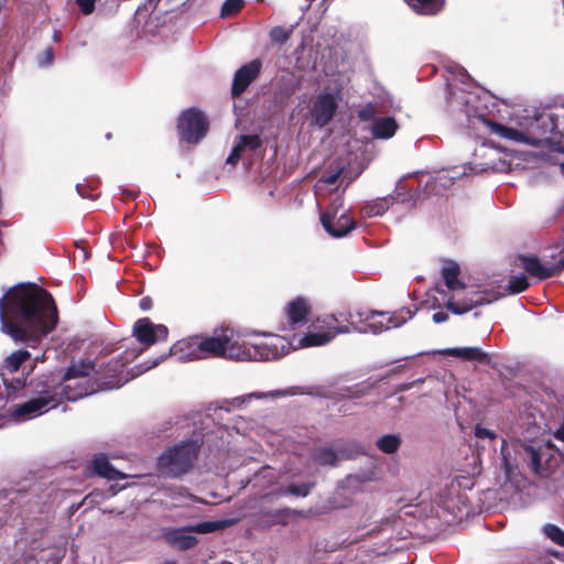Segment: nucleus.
<instances>
[{"instance_id":"obj_1","label":"nucleus","mask_w":564,"mask_h":564,"mask_svg":"<svg viewBox=\"0 0 564 564\" xmlns=\"http://www.w3.org/2000/svg\"><path fill=\"white\" fill-rule=\"evenodd\" d=\"M1 330L15 343L34 347L57 323L53 297L35 284H20L0 299Z\"/></svg>"},{"instance_id":"obj_2","label":"nucleus","mask_w":564,"mask_h":564,"mask_svg":"<svg viewBox=\"0 0 564 564\" xmlns=\"http://www.w3.org/2000/svg\"><path fill=\"white\" fill-rule=\"evenodd\" d=\"M335 315L316 318L312 330L304 335H293L291 338L274 334H252V352L254 361H267L281 358L291 350L305 347L323 346L330 343L336 335L348 333L347 326H337Z\"/></svg>"},{"instance_id":"obj_3","label":"nucleus","mask_w":564,"mask_h":564,"mask_svg":"<svg viewBox=\"0 0 564 564\" xmlns=\"http://www.w3.org/2000/svg\"><path fill=\"white\" fill-rule=\"evenodd\" d=\"M167 327L162 324H154L149 318H139L132 329V335L143 346L142 349H129L124 351L123 356H118L117 359L110 361L104 370V376L99 378V387L101 389L111 390L118 389L127 383L132 378L152 369L165 359L161 356L149 365H140L131 369V375L124 371L126 365L134 360L143 350L148 349L159 340H164L167 337Z\"/></svg>"},{"instance_id":"obj_4","label":"nucleus","mask_w":564,"mask_h":564,"mask_svg":"<svg viewBox=\"0 0 564 564\" xmlns=\"http://www.w3.org/2000/svg\"><path fill=\"white\" fill-rule=\"evenodd\" d=\"M491 133L510 142L530 147H539L552 141L554 122L549 116L518 117L509 124L489 123Z\"/></svg>"},{"instance_id":"obj_5","label":"nucleus","mask_w":564,"mask_h":564,"mask_svg":"<svg viewBox=\"0 0 564 564\" xmlns=\"http://www.w3.org/2000/svg\"><path fill=\"white\" fill-rule=\"evenodd\" d=\"M414 312L405 307L391 315L379 311L358 312L356 314L349 313L346 317L348 322L346 326L349 328L347 334L355 332L359 334L371 333L377 335L391 328L400 327L412 318ZM336 325L340 326L338 323Z\"/></svg>"},{"instance_id":"obj_6","label":"nucleus","mask_w":564,"mask_h":564,"mask_svg":"<svg viewBox=\"0 0 564 564\" xmlns=\"http://www.w3.org/2000/svg\"><path fill=\"white\" fill-rule=\"evenodd\" d=\"M61 404V392L51 380L36 384L33 395L10 409V416L17 422L39 417Z\"/></svg>"},{"instance_id":"obj_7","label":"nucleus","mask_w":564,"mask_h":564,"mask_svg":"<svg viewBox=\"0 0 564 564\" xmlns=\"http://www.w3.org/2000/svg\"><path fill=\"white\" fill-rule=\"evenodd\" d=\"M95 364L90 361H79L73 364L64 373L58 384L54 383V388L61 392V402L76 401L83 397L91 394L95 390L88 380V376L94 370Z\"/></svg>"},{"instance_id":"obj_8","label":"nucleus","mask_w":564,"mask_h":564,"mask_svg":"<svg viewBox=\"0 0 564 564\" xmlns=\"http://www.w3.org/2000/svg\"><path fill=\"white\" fill-rule=\"evenodd\" d=\"M199 444L197 441L182 442L164 452L159 458L162 474L178 477L186 474L197 458Z\"/></svg>"},{"instance_id":"obj_9","label":"nucleus","mask_w":564,"mask_h":564,"mask_svg":"<svg viewBox=\"0 0 564 564\" xmlns=\"http://www.w3.org/2000/svg\"><path fill=\"white\" fill-rule=\"evenodd\" d=\"M250 334L235 333L232 329H225L220 334L214 335L213 339L219 343L215 349L214 357H224L230 360L249 361L254 360Z\"/></svg>"},{"instance_id":"obj_10","label":"nucleus","mask_w":564,"mask_h":564,"mask_svg":"<svg viewBox=\"0 0 564 564\" xmlns=\"http://www.w3.org/2000/svg\"><path fill=\"white\" fill-rule=\"evenodd\" d=\"M218 347L219 343L214 340L213 336H194L175 343L170 349V355L178 361L186 362L214 357V351Z\"/></svg>"},{"instance_id":"obj_11","label":"nucleus","mask_w":564,"mask_h":564,"mask_svg":"<svg viewBox=\"0 0 564 564\" xmlns=\"http://www.w3.org/2000/svg\"><path fill=\"white\" fill-rule=\"evenodd\" d=\"M225 525V521H205L194 525L167 529L163 532V536L170 545L184 551L194 547L198 542L197 538L192 535V533H212Z\"/></svg>"},{"instance_id":"obj_12","label":"nucleus","mask_w":564,"mask_h":564,"mask_svg":"<svg viewBox=\"0 0 564 564\" xmlns=\"http://www.w3.org/2000/svg\"><path fill=\"white\" fill-rule=\"evenodd\" d=\"M321 223L330 236L337 238L346 236L355 228L349 209L344 207L340 197H336L330 207L321 214Z\"/></svg>"},{"instance_id":"obj_13","label":"nucleus","mask_w":564,"mask_h":564,"mask_svg":"<svg viewBox=\"0 0 564 564\" xmlns=\"http://www.w3.org/2000/svg\"><path fill=\"white\" fill-rule=\"evenodd\" d=\"M178 131L182 140L187 143H197L208 131L206 116L197 109H187L178 119Z\"/></svg>"},{"instance_id":"obj_14","label":"nucleus","mask_w":564,"mask_h":564,"mask_svg":"<svg viewBox=\"0 0 564 564\" xmlns=\"http://www.w3.org/2000/svg\"><path fill=\"white\" fill-rule=\"evenodd\" d=\"M339 100V90L318 94L311 109L313 122L321 128L326 126L335 116Z\"/></svg>"},{"instance_id":"obj_15","label":"nucleus","mask_w":564,"mask_h":564,"mask_svg":"<svg viewBox=\"0 0 564 564\" xmlns=\"http://www.w3.org/2000/svg\"><path fill=\"white\" fill-rule=\"evenodd\" d=\"M500 296L499 293H495L489 290H478L474 286L463 285V292L460 293V301L457 306L466 308L464 311H458L455 307L449 306V297L446 300V307L453 312L454 314H464L470 311L473 307L484 304L492 303L498 300Z\"/></svg>"},{"instance_id":"obj_16","label":"nucleus","mask_w":564,"mask_h":564,"mask_svg":"<svg viewBox=\"0 0 564 564\" xmlns=\"http://www.w3.org/2000/svg\"><path fill=\"white\" fill-rule=\"evenodd\" d=\"M517 261L530 275L538 279H546L564 269V261L561 260L557 264L550 261H541L535 256H519Z\"/></svg>"},{"instance_id":"obj_17","label":"nucleus","mask_w":564,"mask_h":564,"mask_svg":"<svg viewBox=\"0 0 564 564\" xmlns=\"http://www.w3.org/2000/svg\"><path fill=\"white\" fill-rule=\"evenodd\" d=\"M458 274L459 267L454 262L447 263L442 270L444 283L447 292L449 293V306L455 307L458 311H464L466 306H464V308L457 306L458 302L460 301L459 296L463 292L464 285V283L458 280Z\"/></svg>"},{"instance_id":"obj_18","label":"nucleus","mask_w":564,"mask_h":564,"mask_svg":"<svg viewBox=\"0 0 564 564\" xmlns=\"http://www.w3.org/2000/svg\"><path fill=\"white\" fill-rule=\"evenodd\" d=\"M262 63L260 59H253L241 66L235 74L232 83V95L239 96L257 78Z\"/></svg>"},{"instance_id":"obj_19","label":"nucleus","mask_w":564,"mask_h":564,"mask_svg":"<svg viewBox=\"0 0 564 564\" xmlns=\"http://www.w3.org/2000/svg\"><path fill=\"white\" fill-rule=\"evenodd\" d=\"M261 144L258 135H240L227 158V164L236 165L247 153H252Z\"/></svg>"},{"instance_id":"obj_20","label":"nucleus","mask_w":564,"mask_h":564,"mask_svg":"<svg viewBox=\"0 0 564 564\" xmlns=\"http://www.w3.org/2000/svg\"><path fill=\"white\" fill-rule=\"evenodd\" d=\"M93 471L109 480L126 478V475L116 469L104 454L96 455L90 463Z\"/></svg>"},{"instance_id":"obj_21","label":"nucleus","mask_w":564,"mask_h":564,"mask_svg":"<svg viewBox=\"0 0 564 564\" xmlns=\"http://www.w3.org/2000/svg\"><path fill=\"white\" fill-rule=\"evenodd\" d=\"M521 456L528 463V466L535 474L542 475L545 471L543 460H546V449L534 448L532 446H522Z\"/></svg>"},{"instance_id":"obj_22","label":"nucleus","mask_w":564,"mask_h":564,"mask_svg":"<svg viewBox=\"0 0 564 564\" xmlns=\"http://www.w3.org/2000/svg\"><path fill=\"white\" fill-rule=\"evenodd\" d=\"M285 312L290 323L296 325L305 322L310 313V305L306 300L297 297L288 304Z\"/></svg>"},{"instance_id":"obj_23","label":"nucleus","mask_w":564,"mask_h":564,"mask_svg":"<svg viewBox=\"0 0 564 564\" xmlns=\"http://www.w3.org/2000/svg\"><path fill=\"white\" fill-rule=\"evenodd\" d=\"M398 124L392 117H381L373 120L372 134L377 139H390L394 135Z\"/></svg>"},{"instance_id":"obj_24","label":"nucleus","mask_w":564,"mask_h":564,"mask_svg":"<svg viewBox=\"0 0 564 564\" xmlns=\"http://www.w3.org/2000/svg\"><path fill=\"white\" fill-rule=\"evenodd\" d=\"M444 352L465 360H477L479 362L489 361L488 355L478 347L448 348Z\"/></svg>"},{"instance_id":"obj_25","label":"nucleus","mask_w":564,"mask_h":564,"mask_svg":"<svg viewBox=\"0 0 564 564\" xmlns=\"http://www.w3.org/2000/svg\"><path fill=\"white\" fill-rule=\"evenodd\" d=\"M419 14H436L444 6V0H404Z\"/></svg>"},{"instance_id":"obj_26","label":"nucleus","mask_w":564,"mask_h":564,"mask_svg":"<svg viewBox=\"0 0 564 564\" xmlns=\"http://www.w3.org/2000/svg\"><path fill=\"white\" fill-rule=\"evenodd\" d=\"M349 456L350 455H346L344 452H340V454H338L333 448L324 447L315 452L314 460L319 465L334 466L340 458Z\"/></svg>"},{"instance_id":"obj_27","label":"nucleus","mask_w":564,"mask_h":564,"mask_svg":"<svg viewBox=\"0 0 564 564\" xmlns=\"http://www.w3.org/2000/svg\"><path fill=\"white\" fill-rule=\"evenodd\" d=\"M401 440L395 434L383 435L377 441L380 451L387 454L394 453L400 446Z\"/></svg>"},{"instance_id":"obj_28","label":"nucleus","mask_w":564,"mask_h":564,"mask_svg":"<svg viewBox=\"0 0 564 564\" xmlns=\"http://www.w3.org/2000/svg\"><path fill=\"white\" fill-rule=\"evenodd\" d=\"M543 532L552 542L560 546H564V530L550 523L543 527Z\"/></svg>"},{"instance_id":"obj_29","label":"nucleus","mask_w":564,"mask_h":564,"mask_svg":"<svg viewBox=\"0 0 564 564\" xmlns=\"http://www.w3.org/2000/svg\"><path fill=\"white\" fill-rule=\"evenodd\" d=\"M529 286V282L525 275H513L509 280L508 289L510 293H520L524 290H527Z\"/></svg>"},{"instance_id":"obj_30","label":"nucleus","mask_w":564,"mask_h":564,"mask_svg":"<svg viewBox=\"0 0 564 564\" xmlns=\"http://www.w3.org/2000/svg\"><path fill=\"white\" fill-rule=\"evenodd\" d=\"M312 489L311 484L291 485L282 490L283 495H293L297 497H305Z\"/></svg>"},{"instance_id":"obj_31","label":"nucleus","mask_w":564,"mask_h":564,"mask_svg":"<svg viewBox=\"0 0 564 564\" xmlns=\"http://www.w3.org/2000/svg\"><path fill=\"white\" fill-rule=\"evenodd\" d=\"M388 209V203L386 199L375 202L365 208V213L369 217L380 216Z\"/></svg>"},{"instance_id":"obj_32","label":"nucleus","mask_w":564,"mask_h":564,"mask_svg":"<svg viewBox=\"0 0 564 564\" xmlns=\"http://www.w3.org/2000/svg\"><path fill=\"white\" fill-rule=\"evenodd\" d=\"M343 170L344 167H339L336 172L330 173L327 176L321 177L316 183V191L322 192L325 186L334 185L337 182L338 177L340 176Z\"/></svg>"},{"instance_id":"obj_33","label":"nucleus","mask_w":564,"mask_h":564,"mask_svg":"<svg viewBox=\"0 0 564 564\" xmlns=\"http://www.w3.org/2000/svg\"><path fill=\"white\" fill-rule=\"evenodd\" d=\"M242 0H226L221 8V17H229L242 8Z\"/></svg>"},{"instance_id":"obj_34","label":"nucleus","mask_w":564,"mask_h":564,"mask_svg":"<svg viewBox=\"0 0 564 564\" xmlns=\"http://www.w3.org/2000/svg\"><path fill=\"white\" fill-rule=\"evenodd\" d=\"M500 452H501V457H502V462H503V466H505L506 473L510 474L511 470H512V463H511V459L509 457L510 453L508 451V443L506 441H502Z\"/></svg>"},{"instance_id":"obj_35","label":"nucleus","mask_w":564,"mask_h":564,"mask_svg":"<svg viewBox=\"0 0 564 564\" xmlns=\"http://www.w3.org/2000/svg\"><path fill=\"white\" fill-rule=\"evenodd\" d=\"M83 14L88 15L94 12L96 0H75Z\"/></svg>"},{"instance_id":"obj_36","label":"nucleus","mask_w":564,"mask_h":564,"mask_svg":"<svg viewBox=\"0 0 564 564\" xmlns=\"http://www.w3.org/2000/svg\"><path fill=\"white\" fill-rule=\"evenodd\" d=\"M285 394H286V392L282 391V390L270 391L268 393H250L248 395H245L242 398V401L251 400V399H261V398H265V397L285 395Z\"/></svg>"},{"instance_id":"obj_37","label":"nucleus","mask_w":564,"mask_h":564,"mask_svg":"<svg viewBox=\"0 0 564 564\" xmlns=\"http://www.w3.org/2000/svg\"><path fill=\"white\" fill-rule=\"evenodd\" d=\"M475 435L478 438H489V440L496 438V433L492 430L482 427L480 425H476Z\"/></svg>"},{"instance_id":"obj_38","label":"nucleus","mask_w":564,"mask_h":564,"mask_svg":"<svg viewBox=\"0 0 564 564\" xmlns=\"http://www.w3.org/2000/svg\"><path fill=\"white\" fill-rule=\"evenodd\" d=\"M375 115L376 110L371 105H368L358 111V117L364 121L372 120Z\"/></svg>"},{"instance_id":"obj_39","label":"nucleus","mask_w":564,"mask_h":564,"mask_svg":"<svg viewBox=\"0 0 564 564\" xmlns=\"http://www.w3.org/2000/svg\"><path fill=\"white\" fill-rule=\"evenodd\" d=\"M271 39L276 42H283L288 39V33L282 28H274L271 30Z\"/></svg>"},{"instance_id":"obj_40","label":"nucleus","mask_w":564,"mask_h":564,"mask_svg":"<svg viewBox=\"0 0 564 564\" xmlns=\"http://www.w3.org/2000/svg\"><path fill=\"white\" fill-rule=\"evenodd\" d=\"M454 180H455V176L451 175L448 172H443V173L438 174L436 177V181L442 186H448V185L453 184Z\"/></svg>"},{"instance_id":"obj_41","label":"nucleus","mask_w":564,"mask_h":564,"mask_svg":"<svg viewBox=\"0 0 564 564\" xmlns=\"http://www.w3.org/2000/svg\"><path fill=\"white\" fill-rule=\"evenodd\" d=\"M53 62V52L51 48H47L43 56L39 59V64L42 66L50 65Z\"/></svg>"},{"instance_id":"obj_42","label":"nucleus","mask_w":564,"mask_h":564,"mask_svg":"<svg viewBox=\"0 0 564 564\" xmlns=\"http://www.w3.org/2000/svg\"><path fill=\"white\" fill-rule=\"evenodd\" d=\"M433 322L436 323V324H441V323H444L448 319V314L446 312H436L433 314Z\"/></svg>"},{"instance_id":"obj_43","label":"nucleus","mask_w":564,"mask_h":564,"mask_svg":"<svg viewBox=\"0 0 564 564\" xmlns=\"http://www.w3.org/2000/svg\"><path fill=\"white\" fill-rule=\"evenodd\" d=\"M141 310L148 311L152 307V300L150 297H142L139 303Z\"/></svg>"},{"instance_id":"obj_44","label":"nucleus","mask_w":564,"mask_h":564,"mask_svg":"<svg viewBox=\"0 0 564 564\" xmlns=\"http://www.w3.org/2000/svg\"><path fill=\"white\" fill-rule=\"evenodd\" d=\"M555 436L558 438V440H562L564 441V424L557 430Z\"/></svg>"},{"instance_id":"obj_45","label":"nucleus","mask_w":564,"mask_h":564,"mask_svg":"<svg viewBox=\"0 0 564 564\" xmlns=\"http://www.w3.org/2000/svg\"><path fill=\"white\" fill-rule=\"evenodd\" d=\"M307 1V8L315 1V0H306Z\"/></svg>"},{"instance_id":"obj_46","label":"nucleus","mask_w":564,"mask_h":564,"mask_svg":"<svg viewBox=\"0 0 564 564\" xmlns=\"http://www.w3.org/2000/svg\"><path fill=\"white\" fill-rule=\"evenodd\" d=\"M561 171H562V173L564 174V163H563V164H561Z\"/></svg>"},{"instance_id":"obj_47","label":"nucleus","mask_w":564,"mask_h":564,"mask_svg":"<svg viewBox=\"0 0 564 564\" xmlns=\"http://www.w3.org/2000/svg\"><path fill=\"white\" fill-rule=\"evenodd\" d=\"M42 360V357H35V361Z\"/></svg>"},{"instance_id":"obj_48","label":"nucleus","mask_w":564,"mask_h":564,"mask_svg":"<svg viewBox=\"0 0 564 564\" xmlns=\"http://www.w3.org/2000/svg\"><path fill=\"white\" fill-rule=\"evenodd\" d=\"M165 564H175V563H174V562H167V563H165Z\"/></svg>"}]
</instances>
